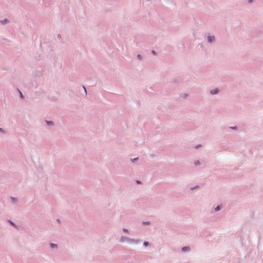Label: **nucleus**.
Here are the masks:
<instances>
[{
  "label": "nucleus",
  "mask_w": 263,
  "mask_h": 263,
  "mask_svg": "<svg viewBox=\"0 0 263 263\" xmlns=\"http://www.w3.org/2000/svg\"><path fill=\"white\" fill-rule=\"evenodd\" d=\"M208 40L209 42H212L213 41H214V36H209Z\"/></svg>",
  "instance_id": "nucleus-1"
},
{
  "label": "nucleus",
  "mask_w": 263,
  "mask_h": 263,
  "mask_svg": "<svg viewBox=\"0 0 263 263\" xmlns=\"http://www.w3.org/2000/svg\"><path fill=\"white\" fill-rule=\"evenodd\" d=\"M218 90L217 89H215L214 90H212L211 91V93L213 95L216 94L218 92Z\"/></svg>",
  "instance_id": "nucleus-2"
},
{
  "label": "nucleus",
  "mask_w": 263,
  "mask_h": 263,
  "mask_svg": "<svg viewBox=\"0 0 263 263\" xmlns=\"http://www.w3.org/2000/svg\"><path fill=\"white\" fill-rule=\"evenodd\" d=\"M190 250V248L189 247H183L182 248V250L183 251H187V250Z\"/></svg>",
  "instance_id": "nucleus-3"
},
{
  "label": "nucleus",
  "mask_w": 263,
  "mask_h": 263,
  "mask_svg": "<svg viewBox=\"0 0 263 263\" xmlns=\"http://www.w3.org/2000/svg\"><path fill=\"white\" fill-rule=\"evenodd\" d=\"M46 123L48 124V125H52L53 124V122L52 121H46Z\"/></svg>",
  "instance_id": "nucleus-4"
},
{
  "label": "nucleus",
  "mask_w": 263,
  "mask_h": 263,
  "mask_svg": "<svg viewBox=\"0 0 263 263\" xmlns=\"http://www.w3.org/2000/svg\"><path fill=\"white\" fill-rule=\"evenodd\" d=\"M221 208L220 206H217L216 208H215V210L216 211H218L219 210H220Z\"/></svg>",
  "instance_id": "nucleus-5"
},
{
  "label": "nucleus",
  "mask_w": 263,
  "mask_h": 263,
  "mask_svg": "<svg viewBox=\"0 0 263 263\" xmlns=\"http://www.w3.org/2000/svg\"><path fill=\"white\" fill-rule=\"evenodd\" d=\"M50 246H51V248H53V247H56V246H57V245H54V244H53V243H51V244H50Z\"/></svg>",
  "instance_id": "nucleus-6"
},
{
  "label": "nucleus",
  "mask_w": 263,
  "mask_h": 263,
  "mask_svg": "<svg viewBox=\"0 0 263 263\" xmlns=\"http://www.w3.org/2000/svg\"><path fill=\"white\" fill-rule=\"evenodd\" d=\"M19 92H20V93L21 97L22 98H23V97H23V94H22V92H21V91H19Z\"/></svg>",
  "instance_id": "nucleus-7"
},
{
  "label": "nucleus",
  "mask_w": 263,
  "mask_h": 263,
  "mask_svg": "<svg viewBox=\"0 0 263 263\" xmlns=\"http://www.w3.org/2000/svg\"><path fill=\"white\" fill-rule=\"evenodd\" d=\"M199 163V161H195V165H198Z\"/></svg>",
  "instance_id": "nucleus-8"
},
{
  "label": "nucleus",
  "mask_w": 263,
  "mask_h": 263,
  "mask_svg": "<svg viewBox=\"0 0 263 263\" xmlns=\"http://www.w3.org/2000/svg\"><path fill=\"white\" fill-rule=\"evenodd\" d=\"M144 245L145 246H148V242H144Z\"/></svg>",
  "instance_id": "nucleus-9"
},
{
  "label": "nucleus",
  "mask_w": 263,
  "mask_h": 263,
  "mask_svg": "<svg viewBox=\"0 0 263 263\" xmlns=\"http://www.w3.org/2000/svg\"><path fill=\"white\" fill-rule=\"evenodd\" d=\"M137 159H138V158H135V159H134L133 160H132V161H133V162H135Z\"/></svg>",
  "instance_id": "nucleus-10"
},
{
  "label": "nucleus",
  "mask_w": 263,
  "mask_h": 263,
  "mask_svg": "<svg viewBox=\"0 0 263 263\" xmlns=\"http://www.w3.org/2000/svg\"><path fill=\"white\" fill-rule=\"evenodd\" d=\"M123 231L125 232H128V230L127 229H123Z\"/></svg>",
  "instance_id": "nucleus-11"
},
{
  "label": "nucleus",
  "mask_w": 263,
  "mask_h": 263,
  "mask_svg": "<svg viewBox=\"0 0 263 263\" xmlns=\"http://www.w3.org/2000/svg\"><path fill=\"white\" fill-rule=\"evenodd\" d=\"M1 22H2V23H3V22H7V20H4V21H2Z\"/></svg>",
  "instance_id": "nucleus-12"
},
{
  "label": "nucleus",
  "mask_w": 263,
  "mask_h": 263,
  "mask_svg": "<svg viewBox=\"0 0 263 263\" xmlns=\"http://www.w3.org/2000/svg\"><path fill=\"white\" fill-rule=\"evenodd\" d=\"M137 57H138V58H139V59H140V58H141V55H139V54L137 55Z\"/></svg>",
  "instance_id": "nucleus-13"
},
{
  "label": "nucleus",
  "mask_w": 263,
  "mask_h": 263,
  "mask_svg": "<svg viewBox=\"0 0 263 263\" xmlns=\"http://www.w3.org/2000/svg\"><path fill=\"white\" fill-rule=\"evenodd\" d=\"M137 182L138 183H141V182H140V181H139V180H137Z\"/></svg>",
  "instance_id": "nucleus-14"
},
{
  "label": "nucleus",
  "mask_w": 263,
  "mask_h": 263,
  "mask_svg": "<svg viewBox=\"0 0 263 263\" xmlns=\"http://www.w3.org/2000/svg\"><path fill=\"white\" fill-rule=\"evenodd\" d=\"M249 3H251L252 2V0H248Z\"/></svg>",
  "instance_id": "nucleus-15"
},
{
  "label": "nucleus",
  "mask_w": 263,
  "mask_h": 263,
  "mask_svg": "<svg viewBox=\"0 0 263 263\" xmlns=\"http://www.w3.org/2000/svg\"><path fill=\"white\" fill-rule=\"evenodd\" d=\"M84 89L85 92L86 93V89H85V88L84 87Z\"/></svg>",
  "instance_id": "nucleus-16"
},
{
  "label": "nucleus",
  "mask_w": 263,
  "mask_h": 263,
  "mask_svg": "<svg viewBox=\"0 0 263 263\" xmlns=\"http://www.w3.org/2000/svg\"><path fill=\"white\" fill-rule=\"evenodd\" d=\"M152 52H153L154 54H155V51L153 50V51H152Z\"/></svg>",
  "instance_id": "nucleus-17"
},
{
  "label": "nucleus",
  "mask_w": 263,
  "mask_h": 263,
  "mask_svg": "<svg viewBox=\"0 0 263 263\" xmlns=\"http://www.w3.org/2000/svg\"><path fill=\"white\" fill-rule=\"evenodd\" d=\"M144 224H148V222H144Z\"/></svg>",
  "instance_id": "nucleus-18"
},
{
  "label": "nucleus",
  "mask_w": 263,
  "mask_h": 263,
  "mask_svg": "<svg viewBox=\"0 0 263 263\" xmlns=\"http://www.w3.org/2000/svg\"><path fill=\"white\" fill-rule=\"evenodd\" d=\"M12 200H14V198H12Z\"/></svg>",
  "instance_id": "nucleus-19"
},
{
  "label": "nucleus",
  "mask_w": 263,
  "mask_h": 263,
  "mask_svg": "<svg viewBox=\"0 0 263 263\" xmlns=\"http://www.w3.org/2000/svg\"><path fill=\"white\" fill-rule=\"evenodd\" d=\"M0 130H2V129H1V128H0Z\"/></svg>",
  "instance_id": "nucleus-20"
}]
</instances>
